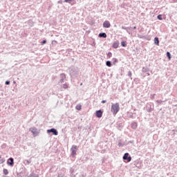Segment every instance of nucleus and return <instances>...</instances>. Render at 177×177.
I'll use <instances>...</instances> for the list:
<instances>
[{
  "instance_id": "obj_6",
  "label": "nucleus",
  "mask_w": 177,
  "mask_h": 177,
  "mask_svg": "<svg viewBox=\"0 0 177 177\" xmlns=\"http://www.w3.org/2000/svg\"><path fill=\"white\" fill-rule=\"evenodd\" d=\"M111 24H110V21H105L103 24V27L104 28H110Z\"/></svg>"
},
{
  "instance_id": "obj_2",
  "label": "nucleus",
  "mask_w": 177,
  "mask_h": 177,
  "mask_svg": "<svg viewBox=\"0 0 177 177\" xmlns=\"http://www.w3.org/2000/svg\"><path fill=\"white\" fill-rule=\"evenodd\" d=\"M76 155H77V146L74 145L72 147V149H71V156L73 157H75Z\"/></svg>"
},
{
  "instance_id": "obj_18",
  "label": "nucleus",
  "mask_w": 177,
  "mask_h": 177,
  "mask_svg": "<svg viewBox=\"0 0 177 177\" xmlns=\"http://www.w3.org/2000/svg\"><path fill=\"white\" fill-rule=\"evenodd\" d=\"M157 17H158V20H162V15H158Z\"/></svg>"
},
{
  "instance_id": "obj_27",
  "label": "nucleus",
  "mask_w": 177,
  "mask_h": 177,
  "mask_svg": "<svg viewBox=\"0 0 177 177\" xmlns=\"http://www.w3.org/2000/svg\"><path fill=\"white\" fill-rule=\"evenodd\" d=\"M113 60H114L115 62H117V59H115H115H113Z\"/></svg>"
},
{
  "instance_id": "obj_25",
  "label": "nucleus",
  "mask_w": 177,
  "mask_h": 177,
  "mask_svg": "<svg viewBox=\"0 0 177 177\" xmlns=\"http://www.w3.org/2000/svg\"><path fill=\"white\" fill-rule=\"evenodd\" d=\"M102 103H106V100H102Z\"/></svg>"
},
{
  "instance_id": "obj_28",
  "label": "nucleus",
  "mask_w": 177,
  "mask_h": 177,
  "mask_svg": "<svg viewBox=\"0 0 177 177\" xmlns=\"http://www.w3.org/2000/svg\"><path fill=\"white\" fill-rule=\"evenodd\" d=\"M28 164H30V161L27 160Z\"/></svg>"
},
{
  "instance_id": "obj_21",
  "label": "nucleus",
  "mask_w": 177,
  "mask_h": 177,
  "mask_svg": "<svg viewBox=\"0 0 177 177\" xmlns=\"http://www.w3.org/2000/svg\"><path fill=\"white\" fill-rule=\"evenodd\" d=\"M111 56H113V54L111 53H108L107 57H111Z\"/></svg>"
},
{
  "instance_id": "obj_1",
  "label": "nucleus",
  "mask_w": 177,
  "mask_h": 177,
  "mask_svg": "<svg viewBox=\"0 0 177 177\" xmlns=\"http://www.w3.org/2000/svg\"><path fill=\"white\" fill-rule=\"evenodd\" d=\"M111 111L115 115V114L120 111V104L118 103L113 104L111 105Z\"/></svg>"
},
{
  "instance_id": "obj_20",
  "label": "nucleus",
  "mask_w": 177,
  "mask_h": 177,
  "mask_svg": "<svg viewBox=\"0 0 177 177\" xmlns=\"http://www.w3.org/2000/svg\"><path fill=\"white\" fill-rule=\"evenodd\" d=\"M73 0H64V2H66V3H70L71 2H72Z\"/></svg>"
},
{
  "instance_id": "obj_5",
  "label": "nucleus",
  "mask_w": 177,
  "mask_h": 177,
  "mask_svg": "<svg viewBox=\"0 0 177 177\" xmlns=\"http://www.w3.org/2000/svg\"><path fill=\"white\" fill-rule=\"evenodd\" d=\"M8 165H10V167H13L15 165V162L12 158H10L7 161Z\"/></svg>"
},
{
  "instance_id": "obj_9",
  "label": "nucleus",
  "mask_w": 177,
  "mask_h": 177,
  "mask_svg": "<svg viewBox=\"0 0 177 177\" xmlns=\"http://www.w3.org/2000/svg\"><path fill=\"white\" fill-rule=\"evenodd\" d=\"M154 44H156V45L158 46H160V41L158 40V37H155Z\"/></svg>"
},
{
  "instance_id": "obj_22",
  "label": "nucleus",
  "mask_w": 177,
  "mask_h": 177,
  "mask_svg": "<svg viewBox=\"0 0 177 177\" xmlns=\"http://www.w3.org/2000/svg\"><path fill=\"white\" fill-rule=\"evenodd\" d=\"M44 44H46V40H43L41 41V45H44Z\"/></svg>"
},
{
  "instance_id": "obj_3",
  "label": "nucleus",
  "mask_w": 177,
  "mask_h": 177,
  "mask_svg": "<svg viewBox=\"0 0 177 177\" xmlns=\"http://www.w3.org/2000/svg\"><path fill=\"white\" fill-rule=\"evenodd\" d=\"M128 156H129V153H124L123 156V160H127L128 162H130V161H132V157Z\"/></svg>"
},
{
  "instance_id": "obj_4",
  "label": "nucleus",
  "mask_w": 177,
  "mask_h": 177,
  "mask_svg": "<svg viewBox=\"0 0 177 177\" xmlns=\"http://www.w3.org/2000/svg\"><path fill=\"white\" fill-rule=\"evenodd\" d=\"M50 132H53V135H55V136H57V135L59 134V133L57 132V130H56L55 129H51L47 130V133H50Z\"/></svg>"
},
{
  "instance_id": "obj_7",
  "label": "nucleus",
  "mask_w": 177,
  "mask_h": 177,
  "mask_svg": "<svg viewBox=\"0 0 177 177\" xmlns=\"http://www.w3.org/2000/svg\"><path fill=\"white\" fill-rule=\"evenodd\" d=\"M95 114L97 118H102V116L103 115V112L101 110H99L96 111Z\"/></svg>"
},
{
  "instance_id": "obj_13",
  "label": "nucleus",
  "mask_w": 177,
  "mask_h": 177,
  "mask_svg": "<svg viewBox=\"0 0 177 177\" xmlns=\"http://www.w3.org/2000/svg\"><path fill=\"white\" fill-rule=\"evenodd\" d=\"M75 109H76V110H78V111L81 110V109H82L81 104H77L75 106Z\"/></svg>"
},
{
  "instance_id": "obj_29",
  "label": "nucleus",
  "mask_w": 177,
  "mask_h": 177,
  "mask_svg": "<svg viewBox=\"0 0 177 177\" xmlns=\"http://www.w3.org/2000/svg\"><path fill=\"white\" fill-rule=\"evenodd\" d=\"M2 158V157L0 156V159Z\"/></svg>"
},
{
  "instance_id": "obj_16",
  "label": "nucleus",
  "mask_w": 177,
  "mask_h": 177,
  "mask_svg": "<svg viewBox=\"0 0 177 177\" xmlns=\"http://www.w3.org/2000/svg\"><path fill=\"white\" fill-rule=\"evenodd\" d=\"M106 66H108V67H111V62L107 61L106 62Z\"/></svg>"
},
{
  "instance_id": "obj_24",
  "label": "nucleus",
  "mask_w": 177,
  "mask_h": 177,
  "mask_svg": "<svg viewBox=\"0 0 177 177\" xmlns=\"http://www.w3.org/2000/svg\"><path fill=\"white\" fill-rule=\"evenodd\" d=\"M10 84V82H9V81L6 82V85H9Z\"/></svg>"
},
{
  "instance_id": "obj_8",
  "label": "nucleus",
  "mask_w": 177,
  "mask_h": 177,
  "mask_svg": "<svg viewBox=\"0 0 177 177\" xmlns=\"http://www.w3.org/2000/svg\"><path fill=\"white\" fill-rule=\"evenodd\" d=\"M119 46H120V43L118 41H115L113 44L112 47L114 48V49H117V48H118Z\"/></svg>"
},
{
  "instance_id": "obj_23",
  "label": "nucleus",
  "mask_w": 177,
  "mask_h": 177,
  "mask_svg": "<svg viewBox=\"0 0 177 177\" xmlns=\"http://www.w3.org/2000/svg\"><path fill=\"white\" fill-rule=\"evenodd\" d=\"M128 74L129 77H132V72L129 71Z\"/></svg>"
},
{
  "instance_id": "obj_17",
  "label": "nucleus",
  "mask_w": 177,
  "mask_h": 177,
  "mask_svg": "<svg viewBox=\"0 0 177 177\" xmlns=\"http://www.w3.org/2000/svg\"><path fill=\"white\" fill-rule=\"evenodd\" d=\"M167 56L169 60H170V59H171V53H169V52L167 53Z\"/></svg>"
},
{
  "instance_id": "obj_10",
  "label": "nucleus",
  "mask_w": 177,
  "mask_h": 177,
  "mask_svg": "<svg viewBox=\"0 0 177 177\" xmlns=\"http://www.w3.org/2000/svg\"><path fill=\"white\" fill-rule=\"evenodd\" d=\"M131 128L133 129H136L138 128V123L137 122H133L131 124Z\"/></svg>"
},
{
  "instance_id": "obj_15",
  "label": "nucleus",
  "mask_w": 177,
  "mask_h": 177,
  "mask_svg": "<svg viewBox=\"0 0 177 177\" xmlns=\"http://www.w3.org/2000/svg\"><path fill=\"white\" fill-rule=\"evenodd\" d=\"M121 45H122V46L125 48V46H127V41H122L121 42Z\"/></svg>"
},
{
  "instance_id": "obj_30",
  "label": "nucleus",
  "mask_w": 177,
  "mask_h": 177,
  "mask_svg": "<svg viewBox=\"0 0 177 177\" xmlns=\"http://www.w3.org/2000/svg\"><path fill=\"white\" fill-rule=\"evenodd\" d=\"M80 85H82V83H81Z\"/></svg>"
},
{
  "instance_id": "obj_26",
  "label": "nucleus",
  "mask_w": 177,
  "mask_h": 177,
  "mask_svg": "<svg viewBox=\"0 0 177 177\" xmlns=\"http://www.w3.org/2000/svg\"><path fill=\"white\" fill-rule=\"evenodd\" d=\"M1 162H5V160H1Z\"/></svg>"
},
{
  "instance_id": "obj_19",
  "label": "nucleus",
  "mask_w": 177,
  "mask_h": 177,
  "mask_svg": "<svg viewBox=\"0 0 177 177\" xmlns=\"http://www.w3.org/2000/svg\"><path fill=\"white\" fill-rule=\"evenodd\" d=\"M63 88H64V89H67V88H68V85H67V84H64V85H63Z\"/></svg>"
},
{
  "instance_id": "obj_12",
  "label": "nucleus",
  "mask_w": 177,
  "mask_h": 177,
  "mask_svg": "<svg viewBox=\"0 0 177 177\" xmlns=\"http://www.w3.org/2000/svg\"><path fill=\"white\" fill-rule=\"evenodd\" d=\"M32 133H33V135H37L38 132H37V130L35 129H32L31 130Z\"/></svg>"
},
{
  "instance_id": "obj_11",
  "label": "nucleus",
  "mask_w": 177,
  "mask_h": 177,
  "mask_svg": "<svg viewBox=\"0 0 177 177\" xmlns=\"http://www.w3.org/2000/svg\"><path fill=\"white\" fill-rule=\"evenodd\" d=\"M99 37H100V38H107V35L106 34V33H104V32H103V33H100L99 34Z\"/></svg>"
},
{
  "instance_id": "obj_14",
  "label": "nucleus",
  "mask_w": 177,
  "mask_h": 177,
  "mask_svg": "<svg viewBox=\"0 0 177 177\" xmlns=\"http://www.w3.org/2000/svg\"><path fill=\"white\" fill-rule=\"evenodd\" d=\"M3 172L4 175H8V174H9V171H8L7 169H3Z\"/></svg>"
}]
</instances>
